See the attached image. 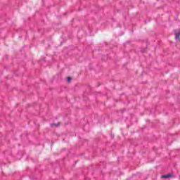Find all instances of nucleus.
Returning a JSON list of instances; mask_svg holds the SVG:
<instances>
[{
  "mask_svg": "<svg viewBox=\"0 0 180 180\" xmlns=\"http://www.w3.org/2000/svg\"><path fill=\"white\" fill-rule=\"evenodd\" d=\"M174 34H175V39L176 41H179L180 30H179L178 32L175 31Z\"/></svg>",
  "mask_w": 180,
  "mask_h": 180,
  "instance_id": "nucleus-1",
  "label": "nucleus"
},
{
  "mask_svg": "<svg viewBox=\"0 0 180 180\" xmlns=\"http://www.w3.org/2000/svg\"><path fill=\"white\" fill-rule=\"evenodd\" d=\"M52 126H56V124H52Z\"/></svg>",
  "mask_w": 180,
  "mask_h": 180,
  "instance_id": "nucleus-4",
  "label": "nucleus"
},
{
  "mask_svg": "<svg viewBox=\"0 0 180 180\" xmlns=\"http://www.w3.org/2000/svg\"><path fill=\"white\" fill-rule=\"evenodd\" d=\"M67 81L68 82H71V77H68Z\"/></svg>",
  "mask_w": 180,
  "mask_h": 180,
  "instance_id": "nucleus-3",
  "label": "nucleus"
},
{
  "mask_svg": "<svg viewBox=\"0 0 180 180\" xmlns=\"http://www.w3.org/2000/svg\"><path fill=\"white\" fill-rule=\"evenodd\" d=\"M171 176H172V175L171 174H168L162 175V178L168 179V178H171Z\"/></svg>",
  "mask_w": 180,
  "mask_h": 180,
  "instance_id": "nucleus-2",
  "label": "nucleus"
}]
</instances>
